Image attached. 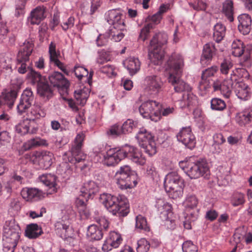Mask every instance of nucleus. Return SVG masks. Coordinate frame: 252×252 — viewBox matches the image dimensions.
Instances as JSON below:
<instances>
[{"label": "nucleus", "instance_id": "f257e3e1", "mask_svg": "<svg viewBox=\"0 0 252 252\" xmlns=\"http://www.w3.org/2000/svg\"><path fill=\"white\" fill-rule=\"evenodd\" d=\"M99 201L113 215L125 217L129 213L128 200L125 195L103 193L100 195Z\"/></svg>", "mask_w": 252, "mask_h": 252}, {"label": "nucleus", "instance_id": "f03ea898", "mask_svg": "<svg viewBox=\"0 0 252 252\" xmlns=\"http://www.w3.org/2000/svg\"><path fill=\"white\" fill-rule=\"evenodd\" d=\"M179 164L191 179L200 177L208 178L210 174L208 163L204 158L195 159L194 157H190L187 160L180 161Z\"/></svg>", "mask_w": 252, "mask_h": 252}, {"label": "nucleus", "instance_id": "7ed1b4c3", "mask_svg": "<svg viewBox=\"0 0 252 252\" xmlns=\"http://www.w3.org/2000/svg\"><path fill=\"white\" fill-rule=\"evenodd\" d=\"M21 229L14 219L6 220L3 227V250L7 252H14L20 238Z\"/></svg>", "mask_w": 252, "mask_h": 252}, {"label": "nucleus", "instance_id": "20e7f679", "mask_svg": "<svg viewBox=\"0 0 252 252\" xmlns=\"http://www.w3.org/2000/svg\"><path fill=\"white\" fill-rule=\"evenodd\" d=\"M85 137V134L83 132H80L77 134L70 150L63 155V158L64 162L61 164L60 167L67 168V171H69L67 162L76 163L85 159L86 156L81 151Z\"/></svg>", "mask_w": 252, "mask_h": 252}, {"label": "nucleus", "instance_id": "39448f33", "mask_svg": "<svg viewBox=\"0 0 252 252\" xmlns=\"http://www.w3.org/2000/svg\"><path fill=\"white\" fill-rule=\"evenodd\" d=\"M164 186L169 197L176 199L183 195V181L176 172L169 173L165 177Z\"/></svg>", "mask_w": 252, "mask_h": 252}, {"label": "nucleus", "instance_id": "423d86ee", "mask_svg": "<svg viewBox=\"0 0 252 252\" xmlns=\"http://www.w3.org/2000/svg\"><path fill=\"white\" fill-rule=\"evenodd\" d=\"M126 145L121 148H110L105 154H102L103 157V164L108 166H115L120 161L126 157Z\"/></svg>", "mask_w": 252, "mask_h": 252}, {"label": "nucleus", "instance_id": "0eeeda50", "mask_svg": "<svg viewBox=\"0 0 252 252\" xmlns=\"http://www.w3.org/2000/svg\"><path fill=\"white\" fill-rule=\"evenodd\" d=\"M160 104L154 100H148L141 104L139 111L141 116L144 118L150 119L157 122L159 120L160 115Z\"/></svg>", "mask_w": 252, "mask_h": 252}, {"label": "nucleus", "instance_id": "6e6552de", "mask_svg": "<svg viewBox=\"0 0 252 252\" xmlns=\"http://www.w3.org/2000/svg\"><path fill=\"white\" fill-rule=\"evenodd\" d=\"M144 85L145 93L150 96H156L162 91L163 82L159 76L151 74L145 77Z\"/></svg>", "mask_w": 252, "mask_h": 252}, {"label": "nucleus", "instance_id": "1a4fd4ad", "mask_svg": "<svg viewBox=\"0 0 252 252\" xmlns=\"http://www.w3.org/2000/svg\"><path fill=\"white\" fill-rule=\"evenodd\" d=\"M27 78L32 85H37L38 93L41 95H45L50 92L46 78L39 73L31 70L27 74Z\"/></svg>", "mask_w": 252, "mask_h": 252}, {"label": "nucleus", "instance_id": "9d476101", "mask_svg": "<svg viewBox=\"0 0 252 252\" xmlns=\"http://www.w3.org/2000/svg\"><path fill=\"white\" fill-rule=\"evenodd\" d=\"M32 50L33 45L29 42H25L20 49L17 57V65H20L18 68L19 73L24 74L27 72L26 62L29 61Z\"/></svg>", "mask_w": 252, "mask_h": 252}, {"label": "nucleus", "instance_id": "9b49d317", "mask_svg": "<svg viewBox=\"0 0 252 252\" xmlns=\"http://www.w3.org/2000/svg\"><path fill=\"white\" fill-rule=\"evenodd\" d=\"M198 199L194 194H188L183 203L184 212L186 217L189 218L190 221H194L198 216L199 210L197 208Z\"/></svg>", "mask_w": 252, "mask_h": 252}, {"label": "nucleus", "instance_id": "f8f14e48", "mask_svg": "<svg viewBox=\"0 0 252 252\" xmlns=\"http://www.w3.org/2000/svg\"><path fill=\"white\" fill-rule=\"evenodd\" d=\"M105 19L110 25L112 26V28L121 30L126 29L124 16L120 9L109 10L105 14Z\"/></svg>", "mask_w": 252, "mask_h": 252}, {"label": "nucleus", "instance_id": "ddd939ff", "mask_svg": "<svg viewBox=\"0 0 252 252\" xmlns=\"http://www.w3.org/2000/svg\"><path fill=\"white\" fill-rule=\"evenodd\" d=\"M176 137L178 141L183 143L186 147L189 149L195 147L196 140L190 126L183 127Z\"/></svg>", "mask_w": 252, "mask_h": 252}, {"label": "nucleus", "instance_id": "4468645a", "mask_svg": "<svg viewBox=\"0 0 252 252\" xmlns=\"http://www.w3.org/2000/svg\"><path fill=\"white\" fill-rule=\"evenodd\" d=\"M121 235L116 231H111L104 240L102 246L103 252H109L113 249L118 248L122 243Z\"/></svg>", "mask_w": 252, "mask_h": 252}, {"label": "nucleus", "instance_id": "2eb2a0df", "mask_svg": "<svg viewBox=\"0 0 252 252\" xmlns=\"http://www.w3.org/2000/svg\"><path fill=\"white\" fill-rule=\"evenodd\" d=\"M33 156L36 158L40 167L43 169H49L55 160L53 154L47 151H36L34 153Z\"/></svg>", "mask_w": 252, "mask_h": 252}, {"label": "nucleus", "instance_id": "dca6fc26", "mask_svg": "<svg viewBox=\"0 0 252 252\" xmlns=\"http://www.w3.org/2000/svg\"><path fill=\"white\" fill-rule=\"evenodd\" d=\"M167 65L170 69L169 74L174 73L175 75H182L184 63V59L181 55L175 53L173 54L167 62Z\"/></svg>", "mask_w": 252, "mask_h": 252}, {"label": "nucleus", "instance_id": "f3484780", "mask_svg": "<svg viewBox=\"0 0 252 252\" xmlns=\"http://www.w3.org/2000/svg\"><path fill=\"white\" fill-rule=\"evenodd\" d=\"M155 38H152L150 41L149 48V57L151 62L155 65L161 64L164 57V51L161 48L154 45Z\"/></svg>", "mask_w": 252, "mask_h": 252}, {"label": "nucleus", "instance_id": "a211bd4d", "mask_svg": "<svg viewBox=\"0 0 252 252\" xmlns=\"http://www.w3.org/2000/svg\"><path fill=\"white\" fill-rule=\"evenodd\" d=\"M181 76L170 73L168 78V82L173 86L176 92L181 93L184 92L187 93L191 91V88L188 84L181 79Z\"/></svg>", "mask_w": 252, "mask_h": 252}, {"label": "nucleus", "instance_id": "6ab92c4d", "mask_svg": "<svg viewBox=\"0 0 252 252\" xmlns=\"http://www.w3.org/2000/svg\"><path fill=\"white\" fill-rule=\"evenodd\" d=\"M22 84L21 79H17L12 81V84L15 85L16 86L14 89L9 91H5L2 92V96L5 103L8 105L9 107H11L14 103V101L17 96L18 92L20 89V86Z\"/></svg>", "mask_w": 252, "mask_h": 252}, {"label": "nucleus", "instance_id": "aec40b11", "mask_svg": "<svg viewBox=\"0 0 252 252\" xmlns=\"http://www.w3.org/2000/svg\"><path fill=\"white\" fill-rule=\"evenodd\" d=\"M213 88L214 91H220L224 97L228 98L231 94L232 81L226 78L222 82L218 79L214 82Z\"/></svg>", "mask_w": 252, "mask_h": 252}, {"label": "nucleus", "instance_id": "412c9836", "mask_svg": "<svg viewBox=\"0 0 252 252\" xmlns=\"http://www.w3.org/2000/svg\"><path fill=\"white\" fill-rule=\"evenodd\" d=\"M39 180L47 187V193L52 194L57 191V177L51 174H43L39 177Z\"/></svg>", "mask_w": 252, "mask_h": 252}, {"label": "nucleus", "instance_id": "4be33fe9", "mask_svg": "<svg viewBox=\"0 0 252 252\" xmlns=\"http://www.w3.org/2000/svg\"><path fill=\"white\" fill-rule=\"evenodd\" d=\"M44 193L36 188H23L21 192L22 197L26 201H38L44 197Z\"/></svg>", "mask_w": 252, "mask_h": 252}, {"label": "nucleus", "instance_id": "5701e85b", "mask_svg": "<svg viewBox=\"0 0 252 252\" xmlns=\"http://www.w3.org/2000/svg\"><path fill=\"white\" fill-rule=\"evenodd\" d=\"M115 180L118 187L122 189H131L137 183L135 177L128 175L115 174Z\"/></svg>", "mask_w": 252, "mask_h": 252}, {"label": "nucleus", "instance_id": "b1692460", "mask_svg": "<svg viewBox=\"0 0 252 252\" xmlns=\"http://www.w3.org/2000/svg\"><path fill=\"white\" fill-rule=\"evenodd\" d=\"M126 149L128 151L126 152V157L138 165H143L146 163V158L142 155L139 150L131 146L126 145Z\"/></svg>", "mask_w": 252, "mask_h": 252}, {"label": "nucleus", "instance_id": "393cba45", "mask_svg": "<svg viewBox=\"0 0 252 252\" xmlns=\"http://www.w3.org/2000/svg\"><path fill=\"white\" fill-rule=\"evenodd\" d=\"M98 191V187L97 184L93 181H89L84 183L81 188L80 196L84 197L86 200L93 197V195Z\"/></svg>", "mask_w": 252, "mask_h": 252}, {"label": "nucleus", "instance_id": "a878e982", "mask_svg": "<svg viewBox=\"0 0 252 252\" xmlns=\"http://www.w3.org/2000/svg\"><path fill=\"white\" fill-rule=\"evenodd\" d=\"M51 84L59 89H66L69 87L68 80L60 72L55 71L49 76Z\"/></svg>", "mask_w": 252, "mask_h": 252}, {"label": "nucleus", "instance_id": "bb28decb", "mask_svg": "<svg viewBox=\"0 0 252 252\" xmlns=\"http://www.w3.org/2000/svg\"><path fill=\"white\" fill-rule=\"evenodd\" d=\"M234 91L237 97L241 100H248L251 96L250 88L247 84L242 81L237 82L235 83Z\"/></svg>", "mask_w": 252, "mask_h": 252}, {"label": "nucleus", "instance_id": "cd10ccee", "mask_svg": "<svg viewBox=\"0 0 252 252\" xmlns=\"http://www.w3.org/2000/svg\"><path fill=\"white\" fill-rule=\"evenodd\" d=\"M45 9L43 6H38L32 10L28 17V22L31 25H38L45 17Z\"/></svg>", "mask_w": 252, "mask_h": 252}, {"label": "nucleus", "instance_id": "c85d7f7f", "mask_svg": "<svg viewBox=\"0 0 252 252\" xmlns=\"http://www.w3.org/2000/svg\"><path fill=\"white\" fill-rule=\"evenodd\" d=\"M216 51V49L213 43L209 42L205 44L200 59L201 63L202 64H208L215 54Z\"/></svg>", "mask_w": 252, "mask_h": 252}, {"label": "nucleus", "instance_id": "c756f323", "mask_svg": "<svg viewBox=\"0 0 252 252\" xmlns=\"http://www.w3.org/2000/svg\"><path fill=\"white\" fill-rule=\"evenodd\" d=\"M156 207L163 219H168L169 215L172 213L171 205L162 199H157Z\"/></svg>", "mask_w": 252, "mask_h": 252}, {"label": "nucleus", "instance_id": "7c9ffc66", "mask_svg": "<svg viewBox=\"0 0 252 252\" xmlns=\"http://www.w3.org/2000/svg\"><path fill=\"white\" fill-rule=\"evenodd\" d=\"M239 24L238 29L244 35L248 34L251 31L252 19L251 16L247 14H242L238 17Z\"/></svg>", "mask_w": 252, "mask_h": 252}, {"label": "nucleus", "instance_id": "2f4dec72", "mask_svg": "<svg viewBox=\"0 0 252 252\" xmlns=\"http://www.w3.org/2000/svg\"><path fill=\"white\" fill-rule=\"evenodd\" d=\"M123 64L130 75L135 74L140 69L141 63L137 58L130 57L126 59Z\"/></svg>", "mask_w": 252, "mask_h": 252}, {"label": "nucleus", "instance_id": "473e14b6", "mask_svg": "<svg viewBox=\"0 0 252 252\" xmlns=\"http://www.w3.org/2000/svg\"><path fill=\"white\" fill-rule=\"evenodd\" d=\"M46 115L45 110L39 104H34L30 111L28 112L27 118L30 121H34L44 118Z\"/></svg>", "mask_w": 252, "mask_h": 252}, {"label": "nucleus", "instance_id": "72a5a7b5", "mask_svg": "<svg viewBox=\"0 0 252 252\" xmlns=\"http://www.w3.org/2000/svg\"><path fill=\"white\" fill-rule=\"evenodd\" d=\"M55 228L58 233H61L62 237H71L73 233L72 228L69 226V221L65 222L63 220L58 221L55 224Z\"/></svg>", "mask_w": 252, "mask_h": 252}, {"label": "nucleus", "instance_id": "f704fd0d", "mask_svg": "<svg viewBox=\"0 0 252 252\" xmlns=\"http://www.w3.org/2000/svg\"><path fill=\"white\" fill-rule=\"evenodd\" d=\"M48 145V143L46 140L41 138L39 137H36L24 143L23 144V149L25 151H27L38 147L47 146Z\"/></svg>", "mask_w": 252, "mask_h": 252}, {"label": "nucleus", "instance_id": "c9c22d12", "mask_svg": "<svg viewBox=\"0 0 252 252\" xmlns=\"http://www.w3.org/2000/svg\"><path fill=\"white\" fill-rule=\"evenodd\" d=\"M197 104V98L195 95L191 91L184 93L181 101V105L182 107L195 106Z\"/></svg>", "mask_w": 252, "mask_h": 252}, {"label": "nucleus", "instance_id": "e433bc0d", "mask_svg": "<svg viewBox=\"0 0 252 252\" xmlns=\"http://www.w3.org/2000/svg\"><path fill=\"white\" fill-rule=\"evenodd\" d=\"M102 230L95 224L88 226L87 232V237L91 241L99 240L103 237Z\"/></svg>", "mask_w": 252, "mask_h": 252}, {"label": "nucleus", "instance_id": "4c0bfd02", "mask_svg": "<svg viewBox=\"0 0 252 252\" xmlns=\"http://www.w3.org/2000/svg\"><path fill=\"white\" fill-rule=\"evenodd\" d=\"M42 233L40 226L36 223L27 225L25 230V235L30 239L36 238Z\"/></svg>", "mask_w": 252, "mask_h": 252}, {"label": "nucleus", "instance_id": "58836bf2", "mask_svg": "<svg viewBox=\"0 0 252 252\" xmlns=\"http://www.w3.org/2000/svg\"><path fill=\"white\" fill-rule=\"evenodd\" d=\"M249 77L248 72L243 68H236L232 71L230 76L228 79L232 81V86H233L234 83L240 78Z\"/></svg>", "mask_w": 252, "mask_h": 252}, {"label": "nucleus", "instance_id": "ea45409f", "mask_svg": "<svg viewBox=\"0 0 252 252\" xmlns=\"http://www.w3.org/2000/svg\"><path fill=\"white\" fill-rule=\"evenodd\" d=\"M136 137L139 145L154 140V136L152 133L144 128H140Z\"/></svg>", "mask_w": 252, "mask_h": 252}, {"label": "nucleus", "instance_id": "a19ab883", "mask_svg": "<svg viewBox=\"0 0 252 252\" xmlns=\"http://www.w3.org/2000/svg\"><path fill=\"white\" fill-rule=\"evenodd\" d=\"M90 92L89 89L84 87L82 89L75 91L74 96L78 103L80 105H84L89 97Z\"/></svg>", "mask_w": 252, "mask_h": 252}, {"label": "nucleus", "instance_id": "79ce46f5", "mask_svg": "<svg viewBox=\"0 0 252 252\" xmlns=\"http://www.w3.org/2000/svg\"><path fill=\"white\" fill-rule=\"evenodd\" d=\"M236 121L241 126L245 125L252 121V110L238 114L236 116Z\"/></svg>", "mask_w": 252, "mask_h": 252}, {"label": "nucleus", "instance_id": "37998d69", "mask_svg": "<svg viewBox=\"0 0 252 252\" xmlns=\"http://www.w3.org/2000/svg\"><path fill=\"white\" fill-rule=\"evenodd\" d=\"M225 34V27L221 23H217L214 27L213 37L214 40L219 42L222 40Z\"/></svg>", "mask_w": 252, "mask_h": 252}, {"label": "nucleus", "instance_id": "c03bdc74", "mask_svg": "<svg viewBox=\"0 0 252 252\" xmlns=\"http://www.w3.org/2000/svg\"><path fill=\"white\" fill-rule=\"evenodd\" d=\"M222 11L230 22L233 21V3L231 0H225L222 4Z\"/></svg>", "mask_w": 252, "mask_h": 252}, {"label": "nucleus", "instance_id": "a18cd8bd", "mask_svg": "<svg viewBox=\"0 0 252 252\" xmlns=\"http://www.w3.org/2000/svg\"><path fill=\"white\" fill-rule=\"evenodd\" d=\"M212 84L211 80H206L201 78L198 86L199 94L201 96H205L211 92Z\"/></svg>", "mask_w": 252, "mask_h": 252}, {"label": "nucleus", "instance_id": "49530a36", "mask_svg": "<svg viewBox=\"0 0 252 252\" xmlns=\"http://www.w3.org/2000/svg\"><path fill=\"white\" fill-rule=\"evenodd\" d=\"M30 126L31 121L27 118L20 122L15 126V131L21 135H25L30 131Z\"/></svg>", "mask_w": 252, "mask_h": 252}, {"label": "nucleus", "instance_id": "de8ad7c7", "mask_svg": "<svg viewBox=\"0 0 252 252\" xmlns=\"http://www.w3.org/2000/svg\"><path fill=\"white\" fill-rule=\"evenodd\" d=\"M245 201V195L241 192H234L230 198V203L235 207L243 206Z\"/></svg>", "mask_w": 252, "mask_h": 252}, {"label": "nucleus", "instance_id": "09e8293b", "mask_svg": "<svg viewBox=\"0 0 252 252\" xmlns=\"http://www.w3.org/2000/svg\"><path fill=\"white\" fill-rule=\"evenodd\" d=\"M232 54L235 57H240L244 55V45L242 41L239 39H235L232 43Z\"/></svg>", "mask_w": 252, "mask_h": 252}, {"label": "nucleus", "instance_id": "8fccbe9b", "mask_svg": "<svg viewBox=\"0 0 252 252\" xmlns=\"http://www.w3.org/2000/svg\"><path fill=\"white\" fill-rule=\"evenodd\" d=\"M139 146L144 149L146 153L150 156H152L157 153V147L155 140L150 141L148 143H144Z\"/></svg>", "mask_w": 252, "mask_h": 252}, {"label": "nucleus", "instance_id": "3c124183", "mask_svg": "<svg viewBox=\"0 0 252 252\" xmlns=\"http://www.w3.org/2000/svg\"><path fill=\"white\" fill-rule=\"evenodd\" d=\"M154 28L153 24L148 23L141 30L139 39L144 41L147 40L149 37L151 31Z\"/></svg>", "mask_w": 252, "mask_h": 252}, {"label": "nucleus", "instance_id": "603ef678", "mask_svg": "<svg viewBox=\"0 0 252 252\" xmlns=\"http://www.w3.org/2000/svg\"><path fill=\"white\" fill-rule=\"evenodd\" d=\"M124 30H119L114 28H111L109 32V35L111 39L115 42L121 41L124 36L123 31Z\"/></svg>", "mask_w": 252, "mask_h": 252}, {"label": "nucleus", "instance_id": "864d4df0", "mask_svg": "<svg viewBox=\"0 0 252 252\" xmlns=\"http://www.w3.org/2000/svg\"><path fill=\"white\" fill-rule=\"evenodd\" d=\"M137 126V123L131 119L127 120L123 124L121 128L124 134H127L132 132L134 129Z\"/></svg>", "mask_w": 252, "mask_h": 252}, {"label": "nucleus", "instance_id": "5fc2aeb1", "mask_svg": "<svg viewBox=\"0 0 252 252\" xmlns=\"http://www.w3.org/2000/svg\"><path fill=\"white\" fill-rule=\"evenodd\" d=\"M135 226L137 228L148 231L150 230L147 220L143 216L139 215L136 217Z\"/></svg>", "mask_w": 252, "mask_h": 252}, {"label": "nucleus", "instance_id": "6e6d98bb", "mask_svg": "<svg viewBox=\"0 0 252 252\" xmlns=\"http://www.w3.org/2000/svg\"><path fill=\"white\" fill-rule=\"evenodd\" d=\"M155 38L154 45H157L161 48V46L166 44L167 42L168 36L165 32H159L156 34L152 38Z\"/></svg>", "mask_w": 252, "mask_h": 252}, {"label": "nucleus", "instance_id": "4d7b16f0", "mask_svg": "<svg viewBox=\"0 0 252 252\" xmlns=\"http://www.w3.org/2000/svg\"><path fill=\"white\" fill-rule=\"evenodd\" d=\"M100 71L108 77H115L117 75V68L113 65L107 64L100 68Z\"/></svg>", "mask_w": 252, "mask_h": 252}, {"label": "nucleus", "instance_id": "13d9d810", "mask_svg": "<svg viewBox=\"0 0 252 252\" xmlns=\"http://www.w3.org/2000/svg\"><path fill=\"white\" fill-rule=\"evenodd\" d=\"M211 107L213 110L221 111L226 107V104L223 100L214 98L211 100Z\"/></svg>", "mask_w": 252, "mask_h": 252}, {"label": "nucleus", "instance_id": "bf43d9fd", "mask_svg": "<svg viewBox=\"0 0 252 252\" xmlns=\"http://www.w3.org/2000/svg\"><path fill=\"white\" fill-rule=\"evenodd\" d=\"M26 2L22 0H16L15 4V13L16 17L23 16L25 13Z\"/></svg>", "mask_w": 252, "mask_h": 252}, {"label": "nucleus", "instance_id": "052dcab7", "mask_svg": "<svg viewBox=\"0 0 252 252\" xmlns=\"http://www.w3.org/2000/svg\"><path fill=\"white\" fill-rule=\"evenodd\" d=\"M32 102L27 100L20 98L19 104L17 106V112L19 114H22L25 112L32 105Z\"/></svg>", "mask_w": 252, "mask_h": 252}, {"label": "nucleus", "instance_id": "680f3d73", "mask_svg": "<svg viewBox=\"0 0 252 252\" xmlns=\"http://www.w3.org/2000/svg\"><path fill=\"white\" fill-rule=\"evenodd\" d=\"M124 134L121 126L117 124L112 126L107 131V134L112 137H116Z\"/></svg>", "mask_w": 252, "mask_h": 252}, {"label": "nucleus", "instance_id": "e2e57ef3", "mask_svg": "<svg viewBox=\"0 0 252 252\" xmlns=\"http://www.w3.org/2000/svg\"><path fill=\"white\" fill-rule=\"evenodd\" d=\"M111 60V56L109 54L105 51H101L98 52V55L96 58V63L100 65L102 64Z\"/></svg>", "mask_w": 252, "mask_h": 252}, {"label": "nucleus", "instance_id": "0e129e2a", "mask_svg": "<svg viewBox=\"0 0 252 252\" xmlns=\"http://www.w3.org/2000/svg\"><path fill=\"white\" fill-rule=\"evenodd\" d=\"M150 247V243L145 238H141L137 242V252H148Z\"/></svg>", "mask_w": 252, "mask_h": 252}, {"label": "nucleus", "instance_id": "69168bd1", "mask_svg": "<svg viewBox=\"0 0 252 252\" xmlns=\"http://www.w3.org/2000/svg\"><path fill=\"white\" fill-rule=\"evenodd\" d=\"M74 72L75 76L79 80H81L84 77H87L89 74L87 69L84 67L77 65L74 67Z\"/></svg>", "mask_w": 252, "mask_h": 252}, {"label": "nucleus", "instance_id": "338daca9", "mask_svg": "<svg viewBox=\"0 0 252 252\" xmlns=\"http://www.w3.org/2000/svg\"><path fill=\"white\" fill-rule=\"evenodd\" d=\"M115 174L135 177V172L132 170L131 167L127 165L121 166L119 169L117 171Z\"/></svg>", "mask_w": 252, "mask_h": 252}, {"label": "nucleus", "instance_id": "774afa93", "mask_svg": "<svg viewBox=\"0 0 252 252\" xmlns=\"http://www.w3.org/2000/svg\"><path fill=\"white\" fill-rule=\"evenodd\" d=\"M183 252H197V248L191 241H185L182 245Z\"/></svg>", "mask_w": 252, "mask_h": 252}]
</instances>
